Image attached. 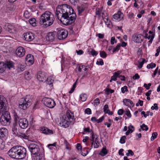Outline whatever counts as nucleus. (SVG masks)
Returning <instances> with one entry per match:
<instances>
[{
    "label": "nucleus",
    "instance_id": "1",
    "mask_svg": "<svg viewBox=\"0 0 160 160\" xmlns=\"http://www.w3.org/2000/svg\"><path fill=\"white\" fill-rule=\"evenodd\" d=\"M56 15L61 22L66 25L73 23L76 18L73 10L67 4H62L57 7Z\"/></svg>",
    "mask_w": 160,
    "mask_h": 160
},
{
    "label": "nucleus",
    "instance_id": "2",
    "mask_svg": "<svg viewBox=\"0 0 160 160\" xmlns=\"http://www.w3.org/2000/svg\"><path fill=\"white\" fill-rule=\"evenodd\" d=\"M7 101L0 100V112H2L0 118L1 124L3 126L10 124L11 117L7 107Z\"/></svg>",
    "mask_w": 160,
    "mask_h": 160
},
{
    "label": "nucleus",
    "instance_id": "3",
    "mask_svg": "<svg viewBox=\"0 0 160 160\" xmlns=\"http://www.w3.org/2000/svg\"><path fill=\"white\" fill-rule=\"evenodd\" d=\"M26 150L24 147L15 146L11 148L8 152V155L13 158L22 159L26 156Z\"/></svg>",
    "mask_w": 160,
    "mask_h": 160
},
{
    "label": "nucleus",
    "instance_id": "4",
    "mask_svg": "<svg viewBox=\"0 0 160 160\" xmlns=\"http://www.w3.org/2000/svg\"><path fill=\"white\" fill-rule=\"evenodd\" d=\"M55 20L54 15L49 11H46L41 16L40 22L46 27L52 25Z\"/></svg>",
    "mask_w": 160,
    "mask_h": 160
},
{
    "label": "nucleus",
    "instance_id": "5",
    "mask_svg": "<svg viewBox=\"0 0 160 160\" xmlns=\"http://www.w3.org/2000/svg\"><path fill=\"white\" fill-rule=\"evenodd\" d=\"M74 117L73 113L70 111H68L66 114L60 117L59 124L61 127L64 128L68 127L70 124V122L74 121Z\"/></svg>",
    "mask_w": 160,
    "mask_h": 160
},
{
    "label": "nucleus",
    "instance_id": "6",
    "mask_svg": "<svg viewBox=\"0 0 160 160\" xmlns=\"http://www.w3.org/2000/svg\"><path fill=\"white\" fill-rule=\"evenodd\" d=\"M28 147L32 154L38 157L39 159L42 157L44 150L42 148H40L38 145L32 143L29 145Z\"/></svg>",
    "mask_w": 160,
    "mask_h": 160
},
{
    "label": "nucleus",
    "instance_id": "7",
    "mask_svg": "<svg viewBox=\"0 0 160 160\" xmlns=\"http://www.w3.org/2000/svg\"><path fill=\"white\" fill-rule=\"evenodd\" d=\"M14 124H17L18 123L20 127L22 129H25L28 126V122L25 118H21L17 115V114L14 112L13 114Z\"/></svg>",
    "mask_w": 160,
    "mask_h": 160
},
{
    "label": "nucleus",
    "instance_id": "8",
    "mask_svg": "<svg viewBox=\"0 0 160 160\" xmlns=\"http://www.w3.org/2000/svg\"><path fill=\"white\" fill-rule=\"evenodd\" d=\"M12 131L13 134L15 135L18 137L25 139H28V136L26 135L25 134L18 132V129L16 125L12 128Z\"/></svg>",
    "mask_w": 160,
    "mask_h": 160
},
{
    "label": "nucleus",
    "instance_id": "9",
    "mask_svg": "<svg viewBox=\"0 0 160 160\" xmlns=\"http://www.w3.org/2000/svg\"><path fill=\"white\" fill-rule=\"evenodd\" d=\"M44 101L43 103L47 107L50 108H52L56 105L55 101L51 98L45 97L43 98Z\"/></svg>",
    "mask_w": 160,
    "mask_h": 160
},
{
    "label": "nucleus",
    "instance_id": "10",
    "mask_svg": "<svg viewBox=\"0 0 160 160\" xmlns=\"http://www.w3.org/2000/svg\"><path fill=\"white\" fill-rule=\"evenodd\" d=\"M68 35V32L63 29L58 30L57 32V37L59 40L64 39L66 38Z\"/></svg>",
    "mask_w": 160,
    "mask_h": 160
},
{
    "label": "nucleus",
    "instance_id": "11",
    "mask_svg": "<svg viewBox=\"0 0 160 160\" xmlns=\"http://www.w3.org/2000/svg\"><path fill=\"white\" fill-rule=\"evenodd\" d=\"M23 37L24 40L28 42L31 41L35 38L34 34L30 32L24 33L23 34Z\"/></svg>",
    "mask_w": 160,
    "mask_h": 160
},
{
    "label": "nucleus",
    "instance_id": "12",
    "mask_svg": "<svg viewBox=\"0 0 160 160\" xmlns=\"http://www.w3.org/2000/svg\"><path fill=\"white\" fill-rule=\"evenodd\" d=\"M15 53L17 56L21 58L24 55L25 53V50L23 47L20 46L16 49Z\"/></svg>",
    "mask_w": 160,
    "mask_h": 160
},
{
    "label": "nucleus",
    "instance_id": "13",
    "mask_svg": "<svg viewBox=\"0 0 160 160\" xmlns=\"http://www.w3.org/2000/svg\"><path fill=\"white\" fill-rule=\"evenodd\" d=\"M37 78L40 81L43 82L46 79V73L42 71H38L37 74Z\"/></svg>",
    "mask_w": 160,
    "mask_h": 160
},
{
    "label": "nucleus",
    "instance_id": "14",
    "mask_svg": "<svg viewBox=\"0 0 160 160\" xmlns=\"http://www.w3.org/2000/svg\"><path fill=\"white\" fill-rule=\"evenodd\" d=\"M0 65H2L5 68H8L9 69H11L14 67V63L11 61H7L5 62H0Z\"/></svg>",
    "mask_w": 160,
    "mask_h": 160
},
{
    "label": "nucleus",
    "instance_id": "15",
    "mask_svg": "<svg viewBox=\"0 0 160 160\" xmlns=\"http://www.w3.org/2000/svg\"><path fill=\"white\" fill-rule=\"evenodd\" d=\"M142 37L141 34L135 33L133 35L132 39L134 42L137 43H140L142 41Z\"/></svg>",
    "mask_w": 160,
    "mask_h": 160
},
{
    "label": "nucleus",
    "instance_id": "16",
    "mask_svg": "<svg viewBox=\"0 0 160 160\" xmlns=\"http://www.w3.org/2000/svg\"><path fill=\"white\" fill-rule=\"evenodd\" d=\"M4 28L6 29V32L7 33H13V31H15L14 25L11 24L5 25Z\"/></svg>",
    "mask_w": 160,
    "mask_h": 160
},
{
    "label": "nucleus",
    "instance_id": "17",
    "mask_svg": "<svg viewBox=\"0 0 160 160\" xmlns=\"http://www.w3.org/2000/svg\"><path fill=\"white\" fill-rule=\"evenodd\" d=\"M123 17V14L120 11L118 12L117 13L113 15V18L114 21H119L122 20Z\"/></svg>",
    "mask_w": 160,
    "mask_h": 160
},
{
    "label": "nucleus",
    "instance_id": "18",
    "mask_svg": "<svg viewBox=\"0 0 160 160\" xmlns=\"http://www.w3.org/2000/svg\"><path fill=\"white\" fill-rule=\"evenodd\" d=\"M25 59L26 63L28 64V65H31L34 63V57L31 54H28Z\"/></svg>",
    "mask_w": 160,
    "mask_h": 160
},
{
    "label": "nucleus",
    "instance_id": "19",
    "mask_svg": "<svg viewBox=\"0 0 160 160\" xmlns=\"http://www.w3.org/2000/svg\"><path fill=\"white\" fill-rule=\"evenodd\" d=\"M8 135V130L5 128H0V138L5 139Z\"/></svg>",
    "mask_w": 160,
    "mask_h": 160
},
{
    "label": "nucleus",
    "instance_id": "20",
    "mask_svg": "<svg viewBox=\"0 0 160 160\" xmlns=\"http://www.w3.org/2000/svg\"><path fill=\"white\" fill-rule=\"evenodd\" d=\"M40 130L42 132L46 135H51L53 133L52 131L50 130L46 127H42Z\"/></svg>",
    "mask_w": 160,
    "mask_h": 160
},
{
    "label": "nucleus",
    "instance_id": "21",
    "mask_svg": "<svg viewBox=\"0 0 160 160\" xmlns=\"http://www.w3.org/2000/svg\"><path fill=\"white\" fill-rule=\"evenodd\" d=\"M28 106H29L27 102L23 101V99H21L19 103V107L20 108L23 110L26 109Z\"/></svg>",
    "mask_w": 160,
    "mask_h": 160
},
{
    "label": "nucleus",
    "instance_id": "22",
    "mask_svg": "<svg viewBox=\"0 0 160 160\" xmlns=\"http://www.w3.org/2000/svg\"><path fill=\"white\" fill-rule=\"evenodd\" d=\"M123 102L125 105L131 108L133 106L134 104L133 102L129 99H124L123 100Z\"/></svg>",
    "mask_w": 160,
    "mask_h": 160
},
{
    "label": "nucleus",
    "instance_id": "23",
    "mask_svg": "<svg viewBox=\"0 0 160 160\" xmlns=\"http://www.w3.org/2000/svg\"><path fill=\"white\" fill-rule=\"evenodd\" d=\"M21 99H23V101L27 102V103L28 104L29 106L31 105L32 100L31 98V96L30 95H27L24 98Z\"/></svg>",
    "mask_w": 160,
    "mask_h": 160
},
{
    "label": "nucleus",
    "instance_id": "24",
    "mask_svg": "<svg viewBox=\"0 0 160 160\" xmlns=\"http://www.w3.org/2000/svg\"><path fill=\"white\" fill-rule=\"evenodd\" d=\"M79 14H81L84 10L85 7L83 4L78 6L77 7Z\"/></svg>",
    "mask_w": 160,
    "mask_h": 160
},
{
    "label": "nucleus",
    "instance_id": "25",
    "mask_svg": "<svg viewBox=\"0 0 160 160\" xmlns=\"http://www.w3.org/2000/svg\"><path fill=\"white\" fill-rule=\"evenodd\" d=\"M108 152V150L107 149L106 147H103L101 151L100 152L99 154L102 156H104L106 155Z\"/></svg>",
    "mask_w": 160,
    "mask_h": 160
},
{
    "label": "nucleus",
    "instance_id": "26",
    "mask_svg": "<svg viewBox=\"0 0 160 160\" xmlns=\"http://www.w3.org/2000/svg\"><path fill=\"white\" fill-rule=\"evenodd\" d=\"M55 35L54 33L52 32H50L48 33V37L49 41L52 42L54 39Z\"/></svg>",
    "mask_w": 160,
    "mask_h": 160
},
{
    "label": "nucleus",
    "instance_id": "27",
    "mask_svg": "<svg viewBox=\"0 0 160 160\" xmlns=\"http://www.w3.org/2000/svg\"><path fill=\"white\" fill-rule=\"evenodd\" d=\"M128 130L125 133L126 135H128L129 133L132 132L134 130L133 126L131 125L128 126Z\"/></svg>",
    "mask_w": 160,
    "mask_h": 160
},
{
    "label": "nucleus",
    "instance_id": "28",
    "mask_svg": "<svg viewBox=\"0 0 160 160\" xmlns=\"http://www.w3.org/2000/svg\"><path fill=\"white\" fill-rule=\"evenodd\" d=\"M91 142L94 141L95 140H99L98 135L96 134H94L93 132H91Z\"/></svg>",
    "mask_w": 160,
    "mask_h": 160
},
{
    "label": "nucleus",
    "instance_id": "29",
    "mask_svg": "<svg viewBox=\"0 0 160 160\" xmlns=\"http://www.w3.org/2000/svg\"><path fill=\"white\" fill-rule=\"evenodd\" d=\"M29 23L32 26L35 27L37 26V23H36V20L35 18H32L29 19Z\"/></svg>",
    "mask_w": 160,
    "mask_h": 160
},
{
    "label": "nucleus",
    "instance_id": "30",
    "mask_svg": "<svg viewBox=\"0 0 160 160\" xmlns=\"http://www.w3.org/2000/svg\"><path fill=\"white\" fill-rule=\"evenodd\" d=\"M91 142L93 143L94 148H98L99 147V140H95L94 141Z\"/></svg>",
    "mask_w": 160,
    "mask_h": 160
},
{
    "label": "nucleus",
    "instance_id": "31",
    "mask_svg": "<svg viewBox=\"0 0 160 160\" xmlns=\"http://www.w3.org/2000/svg\"><path fill=\"white\" fill-rule=\"evenodd\" d=\"M103 9L102 7H101L100 8H96V14L97 15H98L99 16L100 15Z\"/></svg>",
    "mask_w": 160,
    "mask_h": 160
},
{
    "label": "nucleus",
    "instance_id": "32",
    "mask_svg": "<svg viewBox=\"0 0 160 160\" xmlns=\"http://www.w3.org/2000/svg\"><path fill=\"white\" fill-rule=\"evenodd\" d=\"M88 52H89L93 56H96L98 54V52L95 51L94 49L92 48H90V49H89Z\"/></svg>",
    "mask_w": 160,
    "mask_h": 160
},
{
    "label": "nucleus",
    "instance_id": "33",
    "mask_svg": "<svg viewBox=\"0 0 160 160\" xmlns=\"http://www.w3.org/2000/svg\"><path fill=\"white\" fill-rule=\"evenodd\" d=\"M80 99L82 102L85 101L87 98V95L85 94H81L80 96Z\"/></svg>",
    "mask_w": 160,
    "mask_h": 160
},
{
    "label": "nucleus",
    "instance_id": "34",
    "mask_svg": "<svg viewBox=\"0 0 160 160\" xmlns=\"http://www.w3.org/2000/svg\"><path fill=\"white\" fill-rule=\"evenodd\" d=\"M46 82L49 85H51L52 84L53 80L52 79V77H49L47 78Z\"/></svg>",
    "mask_w": 160,
    "mask_h": 160
},
{
    "label": "nucleus",
    "instance_id": "35",
    "mask_svg": "<svg viewBox=\"0 0 160 160\" xmlns=\"http://www.w3.org/2000/svg\"><path fill=\"white\" fill-rule=\"evenodd\" d=\"M25 66L23 65L20 64L18 66V71L19 72H22L25 69Z\"/></svg>",
    "mask_w": 160,
    "mask_h": 160
},
{
    "label": "nucleus",
    "instance_id": "36",
    "mask_svg": "<svg viewBox=\"0 0 160 160\" xmlns=\"http://www.w3.org/2000/svg\"><path fill=\"white\" fill-rule=\"evenodd\" d=\"M121 46V45L120 44H119L117 45L115 48H113L112 51L113 52H114L116 51H118L120 49V48Z\"/></svg>",
    "mask_w": 160,
    "mask_h": 160
},
{
    "label": "nucleus",
    "instance_id": "37",
    "mask_svg": "<svg viewBox=\"0 0 160 160\" xmlns=\"http://www.w3.org/2000/svg\"><path fill=\"white\" fill-rule=\"evenodd\" d=\"M100 103L99 99L98 98H97L94 100V105L95 106H98Z\"/></svg>",
    "mask_w": 160,
    "mask_h": 160
},
{
    "label": "nucleus",
    "instance_id": "38",
    "mask_svg": "<svg viewBox=\"0 0 160 160\" xmlns=\"http://www.w3.org/2000/svg\"><path fill=\"white\" fill-rule=\"evenodd\" d=\"M140 128L142 129V130L147 131L148 129V126L144 124H143L141 126Z\"/></svg>",
    "mask_w": 160,
    "mask_h": 160
},
{
    "label": "nucleus",
    "instance_id": "39",
    "mask_svg": "<svg viewBox=\"0 0 160 160\" xmlns=\"http://www.w3.org/2000/svg\"><path fill=\"white\" fill-rule=\"evenodd\" d=\"M100 56L103 58H105L107 57V54L104 51H102L100 52Z\"/></svg>",
    "mask_w": 160,
    "mask_h": 160
},
{
    "label": "nucleus",
    "instance_id": "40",
    "mask_svg": "<svg viewBox=\"0 0 160 160\" xmlns=\"http://www.w3.org/2000/svg\"><path fill=\"white\" fill-rule=\"evenodd\" d=\"M126 136H122L120 138V142L121 144H123L125 142V139L126 138Z\"/></svg>",
    "mask_w": 160,
    "mask_h": 160
},
{
    "label": "nucleus",
    "instance_id": "41",
    "mask_svg": "<svg viewBox=\"0 0 160 160\" xmlns=\"http://www.w3.org/2000/svg\"><path fill=\"white\" fill-rule=\"evenodd\" d=\"M158 134L157 132H153L152 133V136L151 137V141L154 140L157 137Z\"/></svg>",
    "mask_w": 160,
    "mask_h": 160
},
{
    "label": "nucleus",
    "instance_id": "42",
    "mask_svg": "<svg viewBox=\"0 0 160 160\" xmlns=\"http://www.w3.org/2000/svg\"><path fill=\"white\" fill-rule=\"evenodd\" d=\"M146 60L144 58L142 59V61L139 62V65L138 67L139 68H142L143 65V64L144 63V62Z\"/></svg>",
    "mask_w": 160,
    "mask_h": 160
},
{
    "label": "nucleus",
    "instance_id": "43",
    "mask_svg": "<svg viewBox=\"0 0 160 160\" xmlns=\"http://www.w3.org/2000/svg\"><path fill=\"white\" fill-rule=\"evenodd\" d=\"M122 92V93H124L125 92H127L128 91V87L127 86H125L123 87H122L121 88Z\"/></svg>",
    "mask_w": 160,
    "mask_h": 160
},
{
    "label": "nucleus",
    "instance_id": "44",
    "mask_svg": "<svg viewBox=\"0 0 160 160\" xmlns=\"http://www.w3.org/2000/svg\"><path fill=\"white\" fill-rule=\"evenodd\" d=\"M125 114L129 118L131 117L132 115L130 113V111L129 110H127L125 112Z\"/></svg>",
    "mask_w": 160,
    "mask_h": 160
},
{
    "label": "nucleus",
    "instance_id": "45",
    "mask_svg": "<svg viewBox=\"0 0 160 160\" xmlns=\"http://www.w3.org/2000/svg\"><path fill=\"white\" fill-rule=\"evenodd\" d=\"M118 77L116 73H114L113 75L111 77V78L113 81H116L117 80V78Z\"/></svg>",
    "mask_w": 160,
    "mask_h": 160
},
{
    "label": "nucleus",
    "instance_id": "46",
    "mask_svg": "<svg viewBox=\"0 0 160 160\" xmlns=\"http://www.w3.org/2000/svg\"><path fill=\"white\" fill-rule=\"evenodd\" d=\"M113 90L111 89H110L108 88L106 90V92H107V94H109V93H112L114 92Z\"/></svg>",
    "mask_w": 160,
    "mask_h": 160
},
{
    "label": "nucleus",
    "instance_id": "47",
    "mask_svg": "<svg viewBox=\"0 0 160 160\" xmlns=\"http://www.w3.org/2000/svg\"><path fill=\"white\" fill-rule=\"evenodd\" d=\"M96 64L98 65H103L104 64V62L102 59H100L99 61H97L96 62Z\"/></svg>",
    "mask_w": 160,
    "mask_h": 160
},
{
    "label": "nucleus",
    "instance_id": "48",
    "mask_svg": "<svg viewBox=\"0 0 160 160\" xmlns=\"http://www.w3.org/2000/svg\"><path fill=\"white\" fill-rule=\"evenodd\" d=\"M114 42L116 43L117 42V41L115 39V38L114 37H112L111 38V44L112 45L114 44Z\"/></svg>",
    "mask_w": 160,
    "mask_h": 160
},
{
    "label": "nucleus",
    "instance_id": "49",
    "mask_svg": "<svg viewBox=\"0 0 160 160\" xmlns=\"http://www.w3.org/2000/svg\"><path fill=\"white\" fill-rule=\"evenodd\" d=\"M85 113L88 114H90L91 113V110L90 108H87L85 111Z\"/></svg>",
    "mask_w": 160,
    "mask_h": 160
},
{
    "label": "nucleus",
    "instance_id": "50",
    "mask_svg": "<svg viewBox=\"0 0 160 160\" xmlns=\"http://www.w3.org/2000/svg\"><path fill=\"white\" fill-rule=\"evenodd\" d=\"M151 85V83H148V84H147L146 83H144L143 86L147 90H148L150 88V87Z\"/></svg>",
    "mask_w": 160,
    "mask_h": 160
},
{
    "label": "nucleus",
    "instance_id": "51",
    "mask_svg": "<svg viewBox=\"0 0 160 160\" xmlns=\"http://www.w3.org/2000/svg\"><path fill=\"white\" fill-rule=\"evenodd\" d=\"M85 66L84 65H80L78 68V71L79 72H82V70L83 68H85Z\"/></svg>",
    "mask_w": 160,
    "mask_h": 160
},
{
    "label": "nucleus",
    "instance_id": "52",
    "mask_svg": "<svg viewBox=\"0 0 160 160\" xmlns=\"http://www.w3.org/2000/svg\"><path fill=\"white\" fill-rule=\"evenodd\" d=\"M151 109H152V110H154V109H155V110H158V104H156V103H155L154 104V106H152L151 108Z\"/></svg>",
    "mask_w": 160,
    "mask_h": 160
},
{
    "label": "nucleus",
    "instance_id": "53",
    "mask_svg": "<svg viewBox=\"0 0 160 160\" xmlns=\"http://www.w3.org/2000/svg\"><path fill=\"white\" fill-rule=\"evenodd\" d=\"M140 78V77L138 74L136 73L132 77V78L133 79H138Z\"/></svg>",
    "mask_w": 160,
    "mask_h": 160
},
{
    "label": "nucleus",
    "instance_id": "54",
    "mask_svg": "<svg viewBox=\"0 0 160 160\" xmlns=\"http://www.w3.org/2000/svg\"><path fill=\"white\" fill-rule=\"evenodd\" d=\"M124 112V111L122 109H120L118 111V114L119 115H122Z\"/></svg>",
    "mask_w": 160,
    "mask_h": 160
},
{
    "label": "nucleus",
    "instance_id": "55",
    "mask_svg": "<svg viewBox=\"0 0 160 160\" xmlns=\"http://www.w3.org/2000/svg\"><path fill=\"white\" fill-rule=\"evenodd\" d=\"M29 14L27 11H25L24 13V16L25 18H28L29 17Z\"/></svg>",
    "mask_w": 160,
    "mask_h": 160
},
{
    "label": "nucleus",
    "instance_id": "56",
    "mask_svg": "<svg viewBox=\"0 0 160 160\" xmlns=\"http://www.w3.org/2000/svg\"><path fill=\"white\" fill-rule=\"evenodd\" d=\"M106 24L107 25V27L109 28H111L112 27L111 22L109 20Z\"/></svg>",
    "mask_w": 160,
    "mask_h": 160
},
{
    "label": "nucleus",
    "instance_id": "57",
    "mask_svg": "<svg viewBox=\"0 0 160 160\" xmlns=\"http://www.w3.org/2000/svg\"><path fill=\"white\" fill-rule=\"evenodd\" d=\"M84 132H92L90 129V128L89 127L84 128Z\"/></svg>",
    "mask_w": 160,
    "mask_h": 160
},
{
    "label": "nucleus",
    "instance_id": "58",
    "mask_svg": "<svg viewBox=\"0 0 160 160\" xmlns=\"http://www.w3.org/2000/svg\"><path fill=\"white\" fill-rule=\"evenodd\" d=\"M108 110H109L108 105L107 104L105 105L103 107V111L104 113Z\"/></svg>",
    "mask_w": 160,
    "mask_h": 160
},
{
    "label": "nucleus",
    "instance_id": "59",
    "mask_svg": "<svg viewBox=\"0 0 160 160\" xmlns=\"http://www.w3.org/2000/svg\"><path fill=\"white\" fill-rule=\"evenodd\" d=\"M157 52L155 54V56L156 57L158 56L160 52V46H159L158 48L156 50Z\"/></svg>",
    "mask_w": 160,
    "mask_h": 160
},
{
    "label": "nucleus",
    "instance_id": "60",
    "mask_svg": "<svg viewBox=\"0 0 160 160\" xmlns=\"http://www.w3.org/2000/svg\"><path fill=\"white\" fill-rule=\"evenodd\" d=\"M76 148L78 150H81L82 148V146L80 144L78 143L77 144Z\"/></svg>",
    "mask_w": 160,
    "mask_h": 160
},
{
    "label": "nucleus",
    "instance_id": "61",
    "mask_svg": "<svg viewBox=\"0 0 160 160\" xmlns=\"http://www.w3.org/2000/svg\"><path fill=\"white\" fill-rule=\"evenodd\" d=\"M104 118V116H102L101 118H100L99 119H97V122L98 123H99L102 122V121L103 120Z\"/></svg>",
    "mask_w": 160,
    "mask_h": 160
},
{
    "label": "nucleus",
    "instance_id": "62",
    "mask_svg": "<svg viewBox=\"0 0 160 160\" xmlns=\"http://www.w3.org/2000/svg\"><path fill=\"white\" fill-rule=\"evenodd\" d=\"M102 19L103 20V21H104V22H105V24H106L108 22V21H109V20L108 19V17L104 18V17H103V16H102Z\"/></svg>",
    "mask_w": 160,
    "mask_h": 160
},
{
    "label": "nucleus",
    "instance_id": "63",
    "mask_svg": "<svg viewBox=\"0 0 160 160\" xmlns=\"http://www.w3.org/2000/svg\"><path fill=\"white\" fill-rule=\"evenodd\" d=\"M64 143L66 147V149H68V146L69 145V144L66 140H64Z\"/></svg>",
    "mask_w": 160,
    "mask_h": 160
},
{
    "label": "nucleus",
    "instance_id": "64",
    "mask_svg": "<svg viewBox=\"0 0 160 160\" xmlns=\"http://www.w3.org/2000/svg\"><path fill=\"white\" fill-rule=\"evenodd\" d=\"M76 52L78 55H81L83 53V51L82 50H79L78 51H76Z\"/></svg>",
    "mask_w": 160,
    "mask_h": 160
}]
</instances>
